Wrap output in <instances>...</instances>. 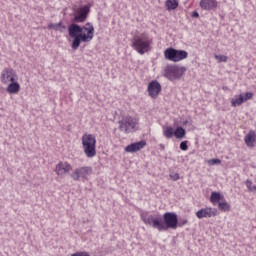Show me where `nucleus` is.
Listing matches in <instances>:
<instances>
[{"label":"nucleus","instance_id":"f257e3e1","mask_svg":"<svg viewBox=\"0 0 256 256\" xmlns=\"http://www.w3.org/2000/svg\"><path fill=\"white\" fill-rule=\"evenodd\" d=\"M140 217L145 225H149L157 231H169V229L179 227V217L175 212H166L163 214V218L149 215V212H142Z\"/></svg>","mask_w":256,"mask_h":256},{"label":"nucleus","instance_id":"f03ea898","mask_svg":"<svg viewBox=\"0 0 256 256\" xmlns=\"http://www.w3.org/2000/svg\"><path fill=\"white\" fill-rule=\"evenodd\" d=\"M68 35L73 39L71 47L74 51H77V48L81 47V43H88L87 36H85V32H83L82 26L76 22H72L68 26Z\"/></svg>","mask_w":256,"mask_h":256},{"label":"nucleus","instance_id":"7ed1b4c3","mask_svg":"<svg viewBox=\"0 0 256 256\" xmlns=\"http://www.w3.org/2000/svg\"><path fill=\"white\" fill-rule=\"evenodd\" d=\"M97 139L93 134H84L82 136V148L88 159H93L97 155Z\"/></svg>","mask_w":256,"mask_h":256},{"label":"nucleus","instance_id":"20e7f679","mask_svg":"<svg viewBox=\"0 0 256 256\" xmlns=\"http://www.w3.org/2000/svg\"><path fill=\"white\" fill-rule=\"evenodd\" d=\"M132 47L140 53V55H145L151 47V40L147 34L142 33L140 36H135L132 43Z\"/></svg>","mask_w":256,"mask_h":256},{"label":"nucleus","instance_id":"39448f33","mask_svg":"<svg viewBox=\"0 0 256 256\" xmlns=\"http://www.w3.org/2000/svg\"><path fill=\"white\" fill-rule=\"evenodd\" d=\"M137 124V119H135L133 116H123L122 119L118 121V129L122 133L129 135V133H134V131H137Z\"/></svg>","mask_w":256,"mask_h":256},{"label":"nucleus","instance_id":"423d86ee","mask_svg":"<svg viewBox=\"0 0 256 256\" xmlns=\"http://www.w3.org/2000/svg\"><path fill=\"white\" fill-rule=\"evenodd\" d=\"M187 71L186 67H179L177 65H170L165 68L164 76L169 79V81H179Z\"/></svg>","mask_w":256,"mask_h":256},{"label":"nucleus","instance_id":"0eeeda50","mask_svg":"<svg viewBox=\"0 0 256 256\" xmlns=\"http://www.w3.org/2000/svg\"><path fill=\"white\" fill-rule=\"evenodd\" d=\"M164 55L166 59H168V61L178 63V61H183V59H187V57H189V52L170 47L164 51Z\"/></svg>","mask_w":256,"mask_h":256},{"label":"nucleus","instance_id":"6e6552de","mask_svg":"<svg viewBox=\"0 0 256 256\" xmlns=\"http://www.w3.org/2000/svg\"><path fill=\"white\" fill-rule=\"evenodd\" d=\"M89 13H91V5L89 4L78 8L77 11L73 13L74 19H72V23H85L89 17Z\"/></svg>","mask_w":256,"mask_h":256},{"label":"nucleus","instance_id":"1a4fd4ad","mask_svg":"<svg viewBox=\"0 0 256 256\" xmlns=\"http://www.w3.org/2000/svg\"><path fill=\"white\" fill-rule=\"evenodd\" d=\"M93 173V168L91 166H84L77 168L72 174L71 177L73 181H79L80 178L87 179L88 175Z\"/></svg>","mask_w":256,"mask_h":256},{"label":"nucleus","instance_id":"9d476101","mask_svg":"<svg viewBox=\"0 0 256 256\" xmlns=\"http://www.w3.org/2000/svg\"><path fill=\"white\" fill-rule=\"evenodd\" d=\"M1 81L4 83V85L13 83V81H17V72H15V70L12 68L4 69L1 74Z\"/></svg>","mask_w":256,"mask_h":256},{"label":"nucleus","instance_id":"9b49d317","mask_svg":"<svg viewBox=\"0 0 256 256\" xmlns=\"http://www.w3.org/2000/svg\"><path fill=\"white\" fill-rule=\"evenodd\" d=\"M219 215V211H217L216 208L206 207L198 210L196 212V217L198 219H205V218H211V217H217Z\"/></svg>","mask_w":256,"mask_h":256},{"label":"nucleus","instance_id":"f8f14e48","mask_svg":"<svg viewBox=\"0 0 256 256\" xmlns=\"http://www.w3.org/2000/svg\"><path fill=\"white\" fill-rule=\"evenodd\" d=\"M249 99H253V92H246L245 94H240L235 98L231 99L232 107H239V105H243L245 101H249Z\"/></svg>","mask_w":256,"mask_h":256},{"label":"nucleus","instance_id":"ddd939ff","mask_svg":"<svg viewBox=\"0 0 256 256\" xmlns=\"http://www.w3.org/2000/svg\"><path fill=\"white\" fill-rule=\"evenodd\" d=\"M148 93L152 99H157V97H159V93H161V83L157 80L151 81L148 84Z\"/></svg>","mask_w":256,"mask_h":256},{"label":"nucleus","instance_id":"4468645a","mask_svg":"<svg viewBox=\"0 0 256 256\" xmlns=\"http://www.w3.org/2000/svg\"><path fill=\"white\" fill-rule=\"evenodd\" d=\"M71 169H73V167L71 166V164H69V162H60L56 165L55 168L56 175L63 177V175H67V173H69Z\"/></svg>","mask_w":256,"mask_h":256},{"label":"nucleus","instance_id":"2eb2a0df","mask_svg":"<svg viewBox=\"0 0 256 256\" xmlns=\"http://www.w3.org/2000/svg\"><path fill=\"white\" fill-rule=\"evenodd\" d=\"M147 142L145 140H141L139 142L132 143L125 147L126 153H137V151H141L144 147H146Z\"/></svg>","mask_w":256,"mask_h":256},{"label":"nucleus","instance_id":"dca6fc26","mask_svg":"<svg viewBox=\"0 0 256 256\" xmlns=\"http://www.w3.org/2000/svg\"><path fill=\"white\" fill-rule=\"evenodd\" d=\"M86 31L85 34L86 41L89 43V41H93V37H95V27L91 22L86 23L84 26H82V32Z\"/></svg>","mask_w":256,"mask_h":256},{"label":"nucleus","instance_id":"f3484780","mask_svg":"<svg viewBox=\"0 0 256 256\" xmlns=\"http://www.w3.org/2000/svg\"><path fill=\"white\" fill-rule=\"evenodd\" d=\"M217 0H200V7L205 11H215L217 9Z\"/></svg>","mask_w":256,"mask_h":256},{"label":"nucleus","instance_id":"a211bd4d","mask_svg":"<svg viewBox=\"0 0 256 256\" xmlns=\"http://www.w3.org/2000/svg\"><path fill=\"white\" fill-rule=\"evenodd\" d=\"M6 91L7 93H10V95H17V93L21 91V85H19V82L15 80L8 85Z\"/></svg>","mask_w":256,"mask_h":256},{"label":"nucleus","instance_id":"6ab92c4d","mask_svg":"<svg viewBox=\"0 0 256 256\" xmlns=\"http://www.w3.org/2000/svg\"><path fill=\"white\" fill-rule=\"evenodd\" d=\"M247 147H255L256 134L255 131L251 130L244 138Z\"/></svg>","mask_w":256,"mask_h":256},{"label":"nucleus","instance_id":"aec40b11","mask_svg":"<svg viewBox=\"0 0 256 256\" xmlns=\"http://www.w3.org/2000/svg\"><path fill=\"white\" fill-rule=\"evenodd\" d=\"M48 29H53L54 31H58L59 33H65V31H67V26L63 25V22L60 21L56 24H48Z\"/></svg>","mask_w":256,"mask_h":256},{"label":"nucleus","instance_id":"412c9836","mask_svg":"<svg viewBox=\"0 0 256 256\" xmlns=\"http://www.w3.org/2000/svg\"><path fill=\"white\" fill-rule=\"evenodd\" d=\"M165 5L168 11H175L179 7V0H166Z\"/></svg>","mask_w":256,"mask_h":256},{"label":"nucleus","instance_id":"4be33fe9","mask_svg":"<svg viewBox=\"0 0 256 256\" xmlns=\"http://www.w3.org/2000/svg\"><path fill=\"white\" fill-rule=\"evenodd\" d=\"M185 135H187V131L181 126H178L174 131V136L176 139H183Z\"/></svg>","mask_w":256,"mask_h":256},{"label":"nucleus","instance_id":"5701e85b","mask_svg":"<svg viewBox=\"0 0 256 256\" xmlns=\"http://www.w3.org/2000/svg\"><path fill=\"white\" fill-rule=\"evenodd\" d=\"M221 199H223V195H221V193L219 192L211 193L210 201L213 203V205H215V203H220L219 201H221Z\"/></svg>","mask_w":256,"mask_h":256},{"label":"nucleus","instance_id":"b1692460","mask_svg":"<svg viewBox=\"0 0 256 256\" xmlns=\"http://www.w3.org/2000/svg\"><path fill=\"white\" fill-rule=\"evenodd\" d=\"M164 137H166V139H171V137H173V135H175V131L173 130V127L168 126L166 127V129L163 132Z\"/></svg>","mask_w":256,"mask_h":256},{"label":"nucleus","instance_id":"393cba45","mask_svg":"<svg viewBox=\"0 0 256 256\" xmlns=\"http://www.w3.org/2000/svg\"><path fill=\"white\" fill-rule=\"evenodd\" d=\"M218 209L220 211H231V205L227 202H219L218 203Z\"/></svg>","mask_w":256,"mask_h":256},{"label":"nucleus","instance_id":"a878e982","mask_svg":"<svg viewBox=\"0 0 256 256\" xmlns=\"http://www.w3.org/2000/svg\"><path fill=\"white\" fill-rule=\"evenodd\" d=\"M189 141L185 140L180 143V149L181 151H187L189 149V146L187 145Z\"/></svg>","mask_w":256,"mask_h":256},{"label":"nucleus","instance_id":"bb28decb","mask_svg":"<svg viewBox=\"0 0 256 256\" xmlns=\"http://www.w3.org/2000/svg\"><path fill=\"white\" fill-rule=\"evenodd\" d=\"M245 185H246L248 191H250V193H251V191H253V181H251L250 179H247L245 182Z\"/></svg>","mask_w":256,"mask_h":256},{"label":"nucleus","instance_id":"cd10ccee","mask_svg":"<svg viewBox=\"0 0 256 256\" xmlns=\"http://www.w3.org/2000/svg\"><path fill=\"white\" fill-rule=\"evenodd\" d=\"M187 223H189V220L185 218L178 219V227H183L184 225H187Z\"/></svg>","mask_w":256,"mask_h":256},{"label":"nucleus","instance_id":"c85d7f7f","mask_svg":"<svg viewBox=\"0 0 256 256\" xmlns=\"http://www.w3.org/2000/svg\"><path fill=\"white\" fill-rule=\"evenodd\" d=\"M216 59H219L218 63H226L227 56H225V55L216 56Z\"/></svg>","mask_w":256,"mask_h":256},{"label":"nucleus","instance_id":"c756f323","mask_svg":"<svg viewBox=\"0 0 256 256\" xmlns=\"http://www.w3.org/2000/svg\"><path fill=\"white\" fill-rule=\"evenodd\" d=\"M209 163H211V165H221V160L215 158V159L210 160Z\"/></svg>","mask_w":256,"mask_h":256},{"label":"nucleus","instance_id":"7c9ffc66","mask_svg":"<svg viewBox=\"0 0 256 256\" xmlns=\"http://www.w3.org/2000/svg\"><path fill=\"white\" fill-rule=\"evenodd\" d=\"M71 256H91V255H89V252H76Z\"/></svg>","mask_w":256,"mask_h":256},{"label":"nucleus","instance_id":"2f4dec72","mask_svg":"<svg viewBox=\"0 0 256 256\" xmlns=\"http://www.w3.org/2000/svg\"><path fill=\"white\" fill-rule=\"evenodd\" d=\"M171 179H173V181H179V174L175 173L174 175H170Z\"/></svg>","mask_w":256,"mask_h":256},{"label":"nucleus","instance_id":"473e14b6","mask_svg":"<svg viewBox=\"0 0 256 256\" xmlns=\"http://www.w3.org/2000/svg\"><path fill=\"white\" fill-rule=\"evenodd\" d=\"M192 17H194L195 19H198V17H199V12L193 11V12H192Z\"/></svg>","mask_w":256,"mask_h":256},{"label":"nucleus","instance_id":"72a5a7b5","mask_svg":"<svg viewBox=\"0 0 256 256\" xmlns=\"http://www.w3.org/2000/svg\"><path fill=\"white\" fill-rule=\"evenodd\" d=\"M251 193H256V186H252V191Z\"/></svg>","mask_w":256,"mask_h":256},{"label":"nucleus","instance_id":"f704fd0d","mask_svg":"<svg viewBox=\"0 0 256 256\" xmlns=\"http://www.w3.org/2000/svg\"><path fill=\"white\" fill-rule=\"evenodd\" d=\"M160 147H161L162 149H165V146H164L163 144H161Z\"/></svg>","mask_w":256,"mask_h":256}]
</instances>
